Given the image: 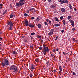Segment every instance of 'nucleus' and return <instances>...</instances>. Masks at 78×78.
<instances>
[{
	"label": "nucleus",
	"instance_id": "nucleus-40",
	"mask_svg": "<svg viewBox=\"0 0 78 78\" xmlns=\"http://www.w3.org/2000/svg\"><path fill=\"white\" fill-rule=\"evenodd\" d=\"M31 20H33L34 19V17H32L31 18Z\"/></svg>",
	"mask_w": 78,
	"mask_h": 78
},
{
	"label": "nucleus",
	"instance_id": "nucleus-46",
	"mask_svg": "<svg viewBox=\"0 0 78 78\" xmlns=\"http://www.w3.org/2000/svg\"><path fill=\"white\" fill-rule=\"evenodd\" d=\"M38 38H39V39H41V36H39L38 37Z\"/></svg>",
	"mask_w": 78,
	"mask_h": 78
},
{
	"label": "nucleus",
	"instance_id": "nucleus-56",
	"mask_svg": "<svg viewBox=\"0 0 78 78\" xmlns=\"http://www.w3.org/2000/svg\"><path fill=\"white\" fill-rule=\"evenodd\" d=\"M74 10L75 11H76V8H74Z\"/></svg>",
	"mask_w": 78,
	"mask_h": 78
},
{
	"label": "nucleus",
	"instance_id": "nucleus-57",
	"mask_svg": "<svg viewBox=\"0 0 78 78\" xmlns=\"http://www.w3.org/2000/svg\"><path fill=\"white\" fill-rule=\"evenodd\" d=\"M49 2H51V0H48Z\"/></svg>",
	"mask_w": 78,
	"mask_h": 78
},
{
	"label": "nucleus",
	"instance_id": "nucleus-12",
	"mask_svg": "<svg viewBox=\"0 0 78 78\" xmlns=\"http://www.w3.org/2000/svg\"><path fill=\"white\" fill-rule=\"evenodd\" d=\"M61 11H62V12H64L65 11H66V9H65L64 8H62L61 9Z\"/></svg>",
	"mask_w": 78,
	"mask_h": 78
},
{
	"label": "nucleus",
	"instance_id": "nucleus-45",
	"mask_svg": "<svg viewBox=\"0 0 78 78\" xmlns=\"http://www.w3.org/2000/svg\"><path fill=\"white\" fill-rule=\"evenodd\" d=\"M73 75H75V74H76V73H75L74 72H73Z\"/></svg>",
	"mask_w": 78,
	"mask_h": 78
},
{
	"label": "nucleus",
	"instance_id": "nucleus-17",
	"mask_svg": "<svg viewBox=\"0 0 78 78\" xmlns=\"http://www.w3.org/2000/svg\"><path fill=\"white\" fill-rule=\"evenodd\" d=\"M2 67H5V63L4 62H2Z\"/></svg>",
	"mask_w": 78,
	"mask_h": 78
},
{
	"label": "nucleus",
	"instance_id": "nucleus-8",
	"mask_svg": "<svg viewBox=\"0 0 78 78\" xmlns=\"http://www.w3.org/2000/svg\"><path fill=\"white\" fill-rule=\"evenodd\" d=\"M59 2H61L60 5H62L64 3V1L63 0H58Z\"/></svg>",
	"mask_w": 78,
	"mask_h": 78
},
{
	"label": "nucleus",
	"instance_id": "nucleus-63",
	"mask_svg": "<svg viewBox=\"0 0 78 78\" xmlns=\"http://www.w3.org/2000/svg\"><path fill=\"white\" fill-rule=\"evenodd\" d=\"M2 32H0V34H2Z\"/></svg>",
	"mask_w": 78,
	"mask_h": 78
},
{
	"label": "nucleus",
	"instance_id": "nucleus-24",
	"mask_svg": "<svg viewBox=\"0 0 78 78\" xmlns=\"http://www.w3.org/2000/svg\"><path fill=\"white\" fill-rule=\"evenodd\" d=\"M69 7L70 8V9H72V6H71V5L69 4Z\"/></svg>",
	"mask_w": 78,
	"mask_h": 78
},
{
	"label": "nucleus",
	"instance_id": "nucleus-20",
	"mask_svg": "<svg viewBox=\"0 0 78 78\" xmlns=\"http://www.w3.org/2000/svg\"><path fill=\"white\" fill-rule=\"evenodd\" d=\"M69 22L71 24L74 23V21H73V20H69Z\"/></svg>",
	"mask_w": 78,
	"mask_h": 78
},
{
	"label": "nucleus",
	"instance_id": "nucleus-59",
	"mask_svg": "<svg viewBox=\"0 0 78 78\" xmlns=\"http://www.w3.org/2000/svg\"><path fill=\"white\" fill-rule=\"evenodd\" d=\"M68 53H67L66 54L67 55H68V56H69V55H68Z\"/></svg>",
	"mask_w": 78,
	"mask_h": 78
},
{
	"label": "nucleus",
	"instance_id": "nucleus-54",
	"mask_svg": "<svg viewBox=\"0 0 78 78\" xmlns=\"http://www.w3.org/2000/svg\"><path fill=\"white\" fill-rule=\"evenodd\" d=\"M3 8V7H0V9H2V8Z\"/></svg>",
	"mask_w": 78,
	"mask_h": 78
},
{
	"label": "nucleus",
	"instance_id": "nucleus-61",
	"mask_svg": "<svg viewBox=\"0 0 78 78\" xmlns=\"http://www.w3.org/2000/svg\"><path fill=\"white\" fill-rule=\"evenodd\" d=\"M1 46H2V44H0V47H1Z\"/></svg>",
	"mask_w": 78,
	"mask_h": 78
},
{
	"label": "nucleus",
	"instance_id": "nucleus-41",
	"mask_svg": "<svg viewBox=\"0 0 78 78\" xmlns=\"http://www.w3.org/2000/svg\"><path fill=\"white\" fill-rule=\"evenodd\" d=\"M24 42H28V41L26 39H24Z\"/></svg>",
	"mask_w": 78,
	"mask_h": 78
},
{
	"label": "nucleus",
	"instance_id": "nucleus-4",
	"mask_svg": "<svg viewBox=\"0 0 78 78\" xmlns=\"http://www.w3.org/2000/svg\"><path fill=\"white\" fill-rule=\"evenodd\" d=\"M54 30H55V29H51L50 32L48 34V36H52L53 34V32H54Z\"/></svg>",
	"mask_w": 78,
	"mask_h": 78
},
{
	"label": "nucleus",
	"instance_id": "nucleus-28",
	"mask_svg": "<svg viewBox=\"0 0 78 78\" xmlns=\"http://www.w3.org/2000/svg\"><path fill=\"white\" fill-rule=\"evenodd\" d=\"M24 16H25V17H27V16H28V14L27 13H24Z\"/></svg>",
	"mask_w": 78,
	"mask_h": 78
},
{
	"label": "nucleus",
	"instance_id": "nucleus-10",
	"mask_svg": "<svg viewBox=\"0 0 78 78\" xmlns=\"http://www.w3.org/2000/svg\"><path fill=\"white\" fill-rule=\"evenodd\" d=\"M9 26V30H12V26Z\"/></svg>",
	"mask_w": 78,
	"mask_h": 78
},
{
	"label": "nucleus",
	"instance_id": "nucleus-47",
	"mask_svg": "<svg viewBox=\"0 0 78 78\" xmlns=\"http://www.w3.org/2000/svg\"><path fill=\"white\" fill-rule=\"evenodd\" d=\"M61 32H62V33H63L64 32V30H61Z\"/></svg>",
	"mask_w": 78,
	"mask_h": 78
},
{
	"label": "nucleus",
	"instance_id": "nucleus-29",
	"mask_svg": "<svg viewBox=\"0 0 78 78\" xmlns=\"http://www.w3.org/2000/svg\"><path fill=\"white\" fill-rule=\"evenodd\" d=\"M34 8H33L32 9H30V11H32V10H34Z\"/></svg>",
	"mask_w": 78,
	"mask_h": 78
},
{
	"label": "nucleus",
	"instance_id": "nucleus-33",
	"mask_svg": "<svg viewBox=\"0 0 78 78\" xmlns=\"http://www.w3.org/2000/svg\"><path fill=\"white\" fill-rule=\"evenodd\" d=\"M49 62H50V61L48 60V62L46 63V64H47V66H48V64L49 63Z\"/></svg>",
	"mask_w": 78,
	"mask_h": 78
},
{
	"label": "nucleus",
	"instance_id": "nucleus-43",
	"mask_svg": "<svg viewBox=\"0 0 78 78\" xmlns=\"http://www.w3.org/2000/svg\"><path fill=\"white\" fill-rule=\"evenodd\" d=\"M73 31H75V27H73L72 29Z\"/></svg>",
	"mask_w": 78,
	"mask_h": 78
},
{
	"label": "nucleus",
	"instance_id": "nucleus-7",
	"mask_svg": "<svg viewBox=\"0 0 78 78\" xmlns=\"http://www.w3.org/2000/svg\"><path fill=\"white\" fill-rule=\"evenodd\" d=\"M7 25H11L12 26H13V23H12V21H9L8 22H7Z\"/></svg>",
	"mask_w": 78,
	"mask_h": 78
},
{
	"label": "nucleus",
	"instance_id": "nucleus-30",
	"mask_svg": "<svg viewBox=\"0 0 78 78\" xmlns=\"http://www.w3.org/2000/svg\"><path fill=\"white\" fill-rule=\"evenodd\" d=\"M16 51H13L12 52V53L13 55H15V54H16Z\"/></svg>",
	"mask_w": 78,
	"mask_h": 78
},
{
	"label": "nucleus",
	"instance_id": "nucleus-52",
	"mask_svg": "<svg viewBox=\"0 0 78 78\" xmlns=\"http://www.w3.org/2000/svg\"><path fill=\"white\" fill-rule=\"evenodd\" d=\"M24 37H25V36H23L21 37V38H22L23 39L24 38Z\"/></svg>",
	"mask_w": 78,
	"mask_h": 78
},
{
	"label": "nucleus",
	"instance_id": "nucleus-49",
	"mask_svg": "<svg viewBox=\"0 0 78 78\" xmlns=\"http://www.w3.org/2000/svg\"><path fill=\"white\" fill-rule=\"evenodd\" d=\"M34 12H37V11L36 10H35V9H34Z\"/></svg>",
	"mask_w": 78,
	"mask_h": 78
},
{
	"label": "nucleus",
	"instance_id": "nucleus-44",
	"mask_svg": "<svg viewBox=\"0 0 78 78\" xmlns=\"http://www.w3.org/2000/svg\"><path fill=\"white\" fill-rule=\"evenodd\" d=\"M46 21V22H49L48 21H49V20H48V19H47Z\"/></svg>",
	"mask_w": 78,
	"mask_h": 78
},
{
	"label": "nucleus",
	"instance_id": "nucleus-13",
	"mask_svg": "<svg viewBox=\"0 0 78 78\" xmlns=\"http://www.w3.org/2000/svg\"><path fill=\"white\" fill-rule=\"evenodd\" d=\"M55 20L57 22H59V20H58V18L56 17H55L54 18Z\"/></svg>",
	"mask_w": 78,
	"mask_h": 78
},
{
	"label": "nucleus",
	"instance_id": "nucleus-48",
	"mask_svg": "<svg viewBox=\"0 0 78 78\" xmlns=\"http://www.w3.org/2000/svg\"><path fill=\"white\" fill-rule=\"evenodd\" d=\"M62 53L63 55H66V53H65L64 52H63Z\"/></svg>",
	"mask_w": 78,
	"mask_h": 78
},
{
	"label": "nucleus",
	"instance_id": "nucleus-60",
	"mask_svg": "<svg viewBox=\"0 0 78 78\" xmlns=\"http://www.w3.org/2000/svg\"><path fill=\"white\" fill-rule=\"evenodd\" d=\"M49 23H51V21H49Z\"/></svg>",
	"mask_w": 78,
	"mask_h": 78
},
{
	"label": "nucleus",
	"instance_id": "nucleus-9",
	"mask_svg": "<svg viewBox=\"0 0 78 78\" xmlns=\"http://www.w3.org/2000/svg\"><path fill=\"white\" fill-rule=\"evenodd\" d=\"M34 65L33 64H32L30 66V68L32 70H33L34 69Z\"/></svg>",
	"mask_w": 78,
	"mask_h": 78
},
{
	"label": "nucleus",
	"instance_id": "nucleus-39",
	"mask_svg": "<svg viewBox=\"0 0 78 78\" xmlns=\"http://www.w3.org/2000/svg\"><path fill=\"white\" fill-rule=\"evenodd\" d=\"M29 12H30L29 11V10H27V14H28Z\"/></svg>",
	"mask_w": 78,
	"mask_h": 78
},
{
	"label": "nucleus",
	"instance_id": "nucleus-42",
	"mask_svg": "<svg viewBox=\"0 0 78 78\" xmlns=\"http://www.w3.org/2000/svg\"><path fill=\"white\" fill-rule=\"evenodd\" d=\"M3 5L2 4H0V6L3 7Z\"/></svg>",
	"mask_w": 78,
	"mask_h": 78
},
{
	"label": "nucleus",
	"instance_id": "nucleus-1",
	"mask_svg": "<svg viewBox=\"0 0 78 78\" xmlns=\"http://www.w3.org/2000/svg\"><path fill=\"white\" fill-rule=\"evenodd\" d=\"M43 47L40 46L39 47V49L40 50H43V53L44 55H46V52H49V49L47 46V44H43Z\"/></svg>",
	"mask_w": 78,
	"mask_h": 78
},
{
	"label": "nucleus",
	"instance_id": "nucleus-18",
	"mask_svg": "<svg viewBox=\"0 0 78 78\" xmlns=\"http://www.w3.org/2000/svg\"><path fill=\"white\" fill-rule=\"evenodd\" d=\"M37 22H38L40 20V19H39V17H37V19H36Z\"/></svg>",
	"mask_w": 78,
	"mask_h": 78
},
{
	"label": "nucleus",
	"instance_id": "nucleus-2",
	"mask_svg": "<svg viewBox=\"0 0 78 78\" xmlns=\"http://www.w3.org/2000/svg\"><path fill=\"white\" fill-rule=\"evenodd\" d=\"M9 70H13V72L14 73H17L19 72V69H17V66L15 65H12L11 66Z\"/></svg>",
	"mask_w": 78,
	"mask_h": 78
},
{
	"label": "nucleus",
	"instance_id": "nucleus-36",
	"mask_svg": "<svg viewBox=\"0 0 78 78\" xmlns=\"http://www.w3.org/2000/svg\"><path fill=\"white\" fill-rule=\"evenodd\" d=\"M30 48H34V47L33 45H30Z\"/></svg>",
	"mask_w": 78,
	"mask_h": 78
},
{
	"label": "nucleus",
	"instance_id": "nucleus-25",
	"mask_svg": "<svg viewBox=\"0 0 78 78\" xmlns=\"http://www.w3.org/2000/svg\"><path fill=\"white\" fill-rule=\"evenodd\" d=\"M51 8H55V6L54 5H52L51 6Z\"/></svg>",
	"mask_w": 78,
	"mask_h": 78
},
{
	"label": "nucleus",
	"instance_id": "nucleus-34",
	"mask_svg": "<svg viewBox=\"0 0 78 78\" xmlns=\"http://www.w3.org/2000/svg\"><path fill=\"white\" fill-rule=\"evenodd\" d=\"M62 19H63V16H62L60 17V19L61 20H62Z\"/></svg>",
	"mask_w": 78,
	"mask_h": 78
},
{
	"label": "nucleus",
	"instance_id": "nucleus-51",
	"mask_svg": "<svg viewBox=\"0 0 78 78\" xmlns=\"http://www.w3.org/2000/svg\"><path fill=\"white\" fill-rule=\"evenodd\" d=\"M53 72H56V69H54L53 70Z\"/></svg>",
	"mask_w": 78,
	"mask_h": 78
},
{
	"label": "nucleus",
	"instance_id": "nucleus-50",
	"mask_svg": "<svg viewBox=\"0 0 78 78\" xmlns=\"http://www.w3.org/2000/svg\"><path fill=\"white\" fill-rule=\"evenodd\" d=\"M55 51H56V50L55 49H53V52H55Z\"/></svg>",
	"mask_w": 78,
	"mask_h": 78
},
{
	"label": "nucleus",
	"instance_id": "nucleus-35",
	"mask_svg": "<svg viewBox=\"0 0 78 78\" xmlns=\"http://www.w3.org/2000/svg\"><path fill=\"white\" fill-rule=\"evenodd\" d=\"M71 25L73 27H75V25H74V23H73L71 24Z\"/></svg>",
	"mask_w": 78,
	"mask_h": 78
},
{
	"label": "nucleus",
	"instance_id": "nucleus-23",
	"mask_svg": "<svg viewBox=\"0 0 78 78\" xmlns=\"http://www.w3.org/2000/svg\"><path fill=\"white\" fill-rule=\"evenodd\" d=\"M62 22H63L64 25H66V21H65V20H63L62 21Z\"/></svg>",
	"mask_w": 78,
	"mask_h": 78
},
{
	"label": "nucleus",
	"instance_id": "nucleus-22",
	"mask_svg": "<svg viewBox=\"0 0 78 78\" xmlns=\"http://www.w3.org/2000/svg\"><path fill=\"white\" fill-rule=\"evenodd\" d=\"M71 17H72V16H69L68 17L67 19H68V20H69L70 19H71Z\"/></svg>",
	"mask_w": 78,
	"mask_h": 78
},
{
	"label": "nucleus",
	"instance_id": "nucleus-62",
	"mask_svg": "<svg viewBox=\"0 0 78 78\" xmlns=\"http://www.w3.org/2000/svg\"><path fill=\"white\" fill-rule=\"evenodd\" d=\"M1 12H2V10L0 9V14L1 13Z\"/></svg>",
	"mask_w": 78,
	"mask_h": 78
},
{
	"label": "nucleus",
	"instance_id": "nucleus-14",
	"mask_svg": "<svg viewBox=\"0 0 78 78\" xmlns=\"http://www.w3.org/2000/svg\"><path fill=\"white\" fill-rule=\"evenodd\" d=\"M16 6H17V7H19L20 6V3H16Z\"/></svg>",
	"mask_w": 78,
	"mask_h": 78
},
{
	"label": "nucleus",
	"instance_id": "nucleus-38",
	"mask_svg": "<svg viewBox=\"0 0 78 78\" xmlns=\"http://www.w3.org/2000/svg\"><path fill=\"white\" fill-rule=\"evenodd\" d=\"M51 56H52V57H54V58H55V55H53L51 54Z\"/></svg>",
	"mask_w": 78,
	"mask_h": 78
},
{
	"label": "nucleus",
	"instance_id": "nucleus-31",
	"mask_svg": "<svg viewBox=\"0 0 78 78\" xmlns=\"http://www.w3.org/2000/svg\"><path fill=\"white\" fill-rule=\"evenodd\" d=\"M30 77H32L33 76V74L32 73H30Z\"/></svg>",
	"mask_w": 78,
	"mask_h": 78
},
{
	"label": "nucleus",
	"instance_id": "nucleus-53",
	"mask_svg": "<svg viewBox=\"0 0 78 78\" xmlns=\"http://www.w3.org/2000/svg\"><path fill=\"white\" fill-rule=\"evenodd\" d=\"M2 38L0 37V41H2Z\"/></svg>",
	"mask_w": 78,
	"mask_h": 78
},
{
	"label": "nucleus",
	"instance_id": "nucleus-15",
	"mask_svg": "<svg viewBox=\"0 0 78 78\" xmlns=\"http://www.w3.org/2000/svg\"><path fill=\"white\" fill-rule=\"evenodd\" d=\"M59 69L60 71L61 72H62V68L61 67V66H59Z\"/></svg>",
	"mask_w": 78,
	"mask_h": 78
},
{
	"label": "nucleus",
	"instance_id": "nucleus-26",
	"mask_svg": "<svg viewBox=\"0 0 78 78\" xmlns=\"http://www.w3.org/2000/svg\"><path fill=\"white\" fill-rule=\"evenodd\" d=\"M13 17V15L12 14H11L10 15V19H12Z\"/></svg>",
	"mask_w": 78,
	"mask_h": 78
},
{
	"label": "nucleus",
	"instance_id": "nucleus-32",
	"mask_svg": "<svg viewBox=\"0 0 78 78\" xmlns=\"http://www.w3.org/2000/svg\"><path fill=\"white\" fill-rule=\"evenodd\" d=\"M31 35H34L35 34V33L33 32L30 34Z\"/></svg>",
	"mask_w": 78,
	"mask_h": 78
},
{
	"label": "nucleus",
	"instance_id": "nucleus-37",
	"mask_svg": "<svg viewBox=\"0 0 78 78\" xmlns=\"http://www.w3.org/2000/svg\"><path fill=\"white\" fill-rule=\"evenodd\" d=\"M44 24L45 25H48V23L47 22H44Z\"/></svg>",
	"mask_w": 78,
	"mask_h": 78
},
{
	"label": "nucleus",
	"instance_id": "nucleus-6",
	"mask_svg": "<svg viewBox=\"0 0 78 78\" xmlns=\"http://www.w3.org/2000/svg\"><path fill=\"white\" fill-rule=\"evenodd\" d=\"M4 62L6 66L9 65V62L8 60V59H5Z\"/></svg>",
	"mask_w": 78,
	"mask_h": 78
},
{
	"label": "nucleus",
	"instance_id": "nucleus-3",
	"mask_svg": "<svg viewBox=\"0 0 78 78\" xmlns=\"http://www.w3.org/2000/svg\"><path fill=\"white\" fill-rule=\"evenodd\" d=\"M24 24L26 26V27H28L29 26V27H30V28H33L34 27V25L31 24L30 23H29V24L28 23V21L27 20H25Z\"/></svg>",
	"mask_w": 78,
	"mask_h": 78
},
{
	"label": "nucleus",
	"instance_id": "nucleus-16",
	"mask_svg": "<svg viewBox=\"0 0 78 78\" xmlns=\"http://www.w3.org/2000/svg\"><path fill=\"white\" fill-rule=\"evenodd\" d=\"M37 27H38V28H41L42 27V25H41V24H39L37 25Z\"/></svg>",
	"mask_w": 78,
	"mask_h": 78
},
{
	"label": "nucleus",
	"instance_id": "nucleus-21",
	"mask_svg": "<svg viewBox=\"0 0 78 78\" xmlns=\"http://www.w3.org/2000/svg\"><path fill=\"white\" fill-rule=\"evenodd\" d=\"M39 58H37L35 59V61L36 62H38V61H39Z\"/></svg>",
	"mask_w": 78,
	"mask_h": 78
},
{
	"label": "nucleus",
	"instance_id": "nucleus-11",
	"mask_svg": "<svg viewBox=\"0 0 78 78\" xmlns=\"http://www.w3.org/2000/svg\"><path fill=\"white\" fill-rule=\"evenodd\" d=\"M6 12H7V10H6L3 12L2 15H5V14Z\"/></svg>",
	"mask_w": 78,
	"mask_h": 78
},
{
	"label": "nucleus",
	"instance_id": "nucleus-27",
	"mask_svg": "<svg viewBox=\"0 0 78 78\" xmlns=\"http://www.w3.org/2000/svg\"><path fill=\"white\" fill-rule=\"evenodd\" d=\"M64 3H68V1L67 0H65L64 1Z\"/></svg>",
	"mask_w": 78,
	"mask_h": 78
},
{
	"label": "nucleus",
	"instance_id": "nucleus-58",
	"mask_svg": "<svg viewBox=\"0 0 78 78\" xmlns=\"http://www.w3.org/2000/svg\"><path fill=\"white\" fill-rule=\"evenodd\" d=\"M56 50L57 51H58V50H59V49L58 48H57L56 49Z\"/></svg>",
	"mask_w": 78,
	"mask_h": 78
},
{
	"label": "nucleus",
	"instance_id": "nucleus-5",
	"mask_svg": "<svg viewBox=\"0 0 78 78\" xmlns=\"http://www.w3.org/2000/svg\"><path fill=\"white\" fill-rule=\"evenodd\" d=\"M24 0H20L19 1V3L20 5V6H23L24 5Z\"/></svg>",
	"mask_w": 78,
	"mask_h": 78
},
{
	"label": "nucleus",
	"instance_id": "nucleus-64",
	"mask_svg": "<svg viewBox=\"0 0 78 78\" xmlns=\"http://www.w3.org/2000/svg\"><path fill=\"white\" fill-rule=\"evenodd\" d=\"M56 39H57V38H58V36H57L56 37Z\"/></svg>",
	"mask_w": 78,
	"mask_h": 78
},
{
	"label": "nucleus",
	"instance_id": "nucleus-19",
	"mask_svg": "<svg viewBox=\"0 0 78 78\" xmlns=\"http://www.w3.org/2000/svg\"><path fill=\"white\" fill-rule=\"evenodd\" d=\"M55 27H59L60 24H56L54 25Z\"/></svg>",
	"mask_w": 78,
	"mask_h": 78
},
{
	"label": "nucleus",
	"instance_id": "nucleus-55",
	"mask_svg": "<svg viewBox=\"0 0 78 78\" xmlns=\"http://www.w3.org/2000/svg\"><path fill=\"white\" fill-rule=\"evenodd\" d=\"M73 41L74 42V41H75V38H73Z\"/></svg>",
	"mask_w": 78,
	"mask_h": 78
}]
</instances>
